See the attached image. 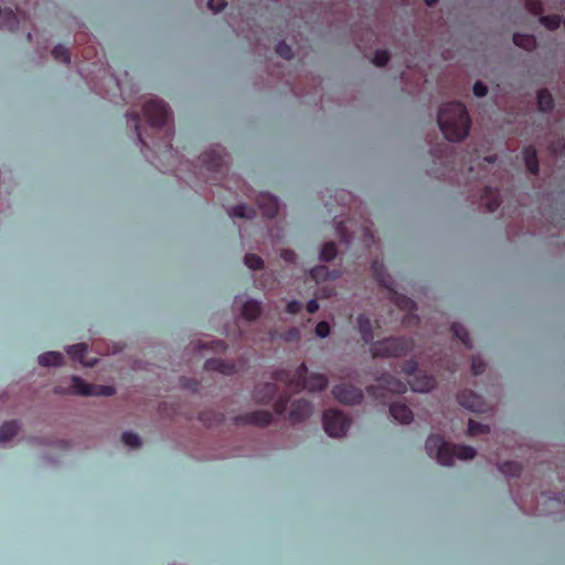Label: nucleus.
Here are the masks:
<instances>
[{"instance_id":"nucleus-1","label":"nucleus","mask_w":565,"mask_h":565,"mask_svg":"<svg viewBox=\"0 0 565 565\" xmlns=\"http://www.w3.org/2000/svg\"><path fill=\"white\" fill-rule=\"evenodd\" d=\"M437 122L443 135L449 141L465 139L471 124L467 108L461 102L444 104L438 111Z\"/></svg>"},{"instance_id":"nucleus-2","label":"nucleus","mask_w":565,"mask_h":565,"mask_svg":"<svg viewBox=\"0 0 565 565\" xmlns=\"http://www.w3.org/2000/svg\"><path fill=\"white\" fill-rule=\"evenodd\" d=\"M308 375V367L301 363L294 373L285 370H278L273 374V379L284 383L289 391L300 392L309 390L311 392H321L328 386V379L320 373Z\"/></svg>"},{"instance_id":"nucleus-3","label":"nucleus","mask_w":565,"mask_h":565,"mask_svg":"<svg viewBox=\"0 0 565 565\" xmlns=\"http://www.w3.org/2000/svg\"><path fill=\"white\" fill-rule=\"evenodd\" d=\"M426 451L429 457L436 458L443 466H451L455 458L472 459L476 456V450L467 445H452L447 443L440 435H430L426 439Z\"/></svg>"},{"instance_id":"nucleus-4","label":"nucleus","mask_w":565,"mask_h":565,"mask_svg":"<svg viewBox=\"0 0 565 565\" xmlns=\"http://www.w3.org/2000/svg\"><path fill=\"white\" fill-rule=\"evenodd\" d=\"M371 271L374 279L379 282V285L390 291L392 301H394V303L401 310L408 312H413L414 310H416L417 306L413 299L404 295H401L395 290L394 280L390 277V275H387L384 265L380 260H373L371 265Z\"/></svg>"},{"instance_id":"nucleus-5","label":"nucleus","mask_w":565,"mask_h":565,"mask_svg":"<svg viewBox=\"0 0 565 565\" xmlns=\"http://www.w3.org/2000/svg\"><path fill=\"white\" fill-rule=\"evenodd\" d=\"M414 348V340L407 337H391L372 343L373 358H397L407 354Z\"/></svg>"},{"instance_id":"nucleus-6","label":"nucleus","mask_w":565,"mask_h":565,"mask_svg":"<svg viewBox=\"0 0 565 565\" xmlns=\"http://www.w3.org/2000/svg\"><path fill=\"white\" fill-rule=\"evenodd\" d=\"M55 391L57 393L81 396H111L116 392L114 386L89 384L77 375L71 377L70 387L63 388L62 386H57Z\"/></svg>"},{"instance_id":"nucleus-7","label":"nucleus","mask_w":565,"mask_h":565,"mask_svg":"<svg viewBox=\"0 0 565 565\" xmlns=\"http://www.w3.org/2000/svg\"><path fill=\"white\" fill-rule=\"evenodd\" d=\"M324 431L330 437L344 436L350 427V419L338 409H327L322 416Z\"/></svg>"},{"instance_id":"nucleus-8","label":"nucleus","mask_w":565,"mask_h":565,"mask_svg":"<svg viewBox=\"0 0 565 565\" xmlns=\"http://www.w3.org/2000/svg\"><path fill=\"white\" fill-rule=\"evenodd\" d=\"M377 385H370L366 388L367 393L376 398L386 397L383 391L390 392L392 394H403L407 390L406 383L391 374H383L377 380Z\"/></svg>"},{"instance_id":"nucleus-9","label":"nucleus","mask_w":565,"mask_h":565,"mask_svg":"<svg viewBox=\"0 0 565 565\" xmlns=\"http://www.w3.org/2000/svg\"><path fill=\"white\" fill-rule=\"evenodd\" d=\"M142 109L151 128H161L166 125L169 117V108L164 102L150 99L143 105Z\"/></svg>"},{"instance_id":"nucleus-10","label":"nucleus","mask_w":565,"mask_h":565,"mask_svg":"<svg viewBox=\"0 0 565 565\" xmlns=\"http://www.w3.org/2000/svg\"><path fill=\"white\" fill-rule=\"evenodd\" d=\"M225 150L216 146L200 156L202 168L209 172L223 173Z\"/></svg>"},{"instance_id":"nucleus-11","label":"nucleus","mask_w":565,"mask_h":565,"mask_svg":"<svg viewBox=\"0 0 565 565\" xmlns=\"http://www.w3.org/2000/svg\"><path fill=\"white\" fill-rule=\"evenodd\" d=\"M335 399L342 404H360L363 399L362 391L352 384H338L332 388Z\"/></svg>"},{"instance_id":"nucleus-12","label":"nucleus","mask_w":565,"mask_h":565,"mask_svg":"<svg viewBox=\"0 0 565 565\" xmlns=\"http://www.w3.org/2000/svg\"><path fill=\"white\" fill-rule=\"evenodd\" d=\"M457 402L460 406L473 413H482L486 411V404L482 397L471 390H463L458 393Z\"/></svg>"},{"instance_id":"nucleus-13","label":"nucleus","mask_w":565,"mask_h":565,"mask_svg":"<svg viewBox=\"0 0 565 565\" xmlns=\"http://www.w3.org/2000/svg\"><path fill=\"white\" fill-rule=\"evenodd\" d=\"M273 415L269 411H254L235 418L237 424H249L265 427L271 423Z\"/></svg>"},{"instance_id":"nucleus-14","label":"nucleus","mask_w":565,"mask_h":565,"mask_svg":"<svg viewBox=\"0 0 565 565\" xmlns=\"http://www.w3.org/2000/svg\"><path fill=\"white\" fill-rule=\"evenodd\" d=\"M257 205L262 213L268 217L274 218L279 210L278 199L270 193L260 192L256 198Z\"/></svg>"},{"instance_id":"nucleus-15","label":"nucleus","mask_w":565,"mask_h":565,"mask_svg":"<svg viewBox=\"0 0 565 565\" xmlns=\"http://www.w3.org/2000/svg\"><path fill=\"white\" fill-rule=\"evenodd\" d=\"M312 413V405L305 398L296 399L291 403L289 418L294 423H300L308 418Z\"/></svg>"},{"instance_id":"nucleus-16","label":"nucleus","mask_w":565,"mask_h":565,"mask_svg":"<svg viewBox=\"0 0 565 565\" xmlns=\"http://www.w3.org/2000/svg\"><path fill=\"white\" fill-rule=\"evenodd\" d=\"M408 384L414 392L427 393L435 388L437 381L433 375L419 373L408 381Z\"/></svg>"},{"instance_id":"nucleus-17","label":"nucleus","mask_w":565,"mask_h":565,"mask_svg":"<svg viewBox=\"0 0 565 565\" xmlns=\"http://www.w3.org/2000/svg\"><path fill=\"white\" fill-rule=\"evenodd\" d=\"M206 371H215L224 375H232L237 372V367L234 363L222 360V359H207L204 363Z\"/></svg>"},{"instance_id":"nucleus-18","label":"nucleus","mask_w":565,"mask_h":565,"mask_svg":"<svg viewBox=\"0 0 565 565\" xmlns=\"http://www.w3.org/2000/svg\"><path fill=\"white\" fill-rule=\"evenodd\" d=\"M309 276L316 282L335 280L341 276L340 269L330 270L326 265H318L310 269Z\"/></svg>"},{"instance_id":"nucleus-19","label":"nucleus","mask_w":565,"mask_h":565,"mask_svg":"<svg viewBox=\"0 0 565 565\" xmlns=\"http://www.w3.org/2000/svg\"><path fill=\"white\" fill-rule=\"evenodd\" d=\"M66 353L75 361H78L79 363L87 365V366H94L97 363V359L86 360V353H87V344L85 343H77L70 345L66 349Z\"/></svg>"},{"instance_id":"nucleus-20","label":"nucleus","mask_w":565,"mask_h":565,"mask_svg":"<svg viewBox=\"0 0 565 565\" xmlns=\"http://www.w3.org/2000/svg\"><path fill=\"white\" fill-rule=\"evenodd\" d=\"M277 393V385L275 383H264L257 385L254 390V399L260 404L269 403Z\"/></svg>"},{"instance_id":"nucleus-21","label":"nucleus","mask_w":565,"mask_h":565,"mask_svg":"<svg viewBox=\"0 0 565 565\" xmlns=\"http://www.w3.org/2000/svg\"><path fill=\"white\" fill-rule=\"evenodd\" d=\"M390 414L401 424H409L414 417L412 409L407 405L399 402H395L390 405Z\"/></svg>"},{"instance_id":"nucleus-22","label":"nucleus","mask_w":565,"mask_h":565,"mask_svg":"<svg viewBox=\"0 0 565 565\" xmlns=\"http://www.w3.org/2000/svg\"><path fill=\"white\" fill-rule=\"evenodd\" d=\"M356 326L362 340L365 343H372L374 339V332L371 319L366 315L361 313L356 318Z\"/></svg>"},{"instance_id":"nucleus-23","label":"nucleus","mask_w":565,"mask_h":565,"mask_svg":"<svg viewBox=\"0 0 565 565\" xmlns=\"http://www.w3.org/2000/svg\"><path fill=\"white\" fill-rule=\"evenodd\" d=\"M482 200L489 212H495L501 205V198L498 189L487 185L482 192Z\"/></svg>"},{"instance_id":"nucleus-24","label":"nucleus","mask_w":565,"mask_h":565,"mask_svg":"<svg viewBox=\"0 0 565 565\" xmlns=\"http://www.w3.org/2000/svg\"><path fill=\"white\" fill-rule=\"evenodd\" d=\"M523 160L527 171L536 175L539 173L537 152L533 146H526L522 150Z\"/></svg>"},{"instance_id":"nucleus-25","label":"nucleus","mask_w":565,"mask_h":565,"mask_svg":"<svg viewBox=\"0 0 565 565\" xmlns=\"http://www.w3.org/2000/svg\"><path fill=\"white\" fill-rule=\"evenodd\" d=\"M262 313V306H260V302L256 301V300H247L243 307H242V316L246 319V320H255L257 319Z\"/></svg>"},{"instance_id":"nucleus-26","label":"nucleus","mask_w":565,"mask_h":565,"mask_svg":"<svg viewBox=\"0 0 565 565\" xmlns=\"http://www.w3.org/2000/svg\"><path fill=\"white\" fill-rule=\"evenodd\" d=\"M20 426L17 420L6 422L0 426V444L11 440L19 431Z\"/></svg>"},{"instance_id":"nucleus-27","label":"nucleus","mask_w":565,"mask_h":565,"mask_svg":"<svg viewBox=\"0 0 565 565\" xmlns=\"http://www.w3.org/2000/svg\"><path fill=\"white\" fill-rule=\"evenodd\" d=\"M513 43L526 51H532L536 46V39L532 34L514 33Z\"/></svg>"},{"instance_id":"nucleus-28","label":"nucleus","mask_w":565,"mask_h":565,"mask_svg":"<svg viewBox=\"0 0 565 565\" xmlns=\"http://www.w3.org/2000/svg\"><path fill=\"white\" fill-rule=\"evenodd\" d=\"M39 364L42 366H58L63 363V355L60 352H45L39 355Z\"/></svg>"},{"instance_id":"nucleus-29","label":"nucleus","mask_w":565,"mask_h":565,"mask_svg":"<svg viewBox=\"0 0 565 565\" xmlns=\"http://www.w3.org/2000/svg\"><path fill=\"white\" fill-rule=\"evenodd\" d=\"M537 107L541 111H551L554 107V98L552 94L543 88L537 92Z\"/></svg>"},{"instance_id":"nucleus-30","label":"nucleus","mask_w":565,"mask_h":565,"mask_svg":"<svg viewBox=\"0 0 565 565\" xmlns=\"http://www.w3.org/2000/svg\"><path fill=\"white\" fill-rule=\"evenodd\" d=\"M451 331L454 333V335L460 340V342L468 349H471L472 348V341H471V338L469 335V332L467 331V329L458 323V322H454L451 324Z\"/></svg>"},{"instance_id":"nucleus-31","label":"nucleus","mask_w":565,"mask_h":565,"mask_svg":"<svg viewBox=\"0 0 565 565\" xmlns=\"http://www.w3.org/2000/svg\"><path fill=\"white\" fill-rule=\"evenodd\" d=\"M231 217H239V218H253L256 216V212L253 207H249L245 204H239L231 209L228 212Z\"/></svg>"},{"instance_id":"nucleus-32","label":"nucleus","mask_w":565,"mask_h":565,"mask_svg":"<svg viewBox=\"0 0 565 565\" xmlns=\"http://www.w3.org/2000/svg\"><path fill=\"white\" fill-rule=\"evenodd\" d=\"M19 26V19L12 9H6V14L0 23L1 29L15 31Z\"/></svg>"},{"instance_id":"nucleus-33","label":"nucleus","mask_w":565,"mask_h":565,"mask_svg":"<svg viewBox=\"0 0 565 565\" xmlns=\"http://www.w3.org/2000/svg\"><path fill=\"white\" fill-rule=\"evenodd\" d=\"M498 468L500 472L508 477H518L522 471V466L515 461H504Z\"/></svg>"},{"instance_id":"nucleus-34","label":"nucleus","mask_w":565,"mask_h":565,"mask_svg":"<svg viewBox=\"0 0 565 565\" xmlns=\"http://www.w3.org/2000/svg\"><path fill=\"white\" fill-rule=\"evenodd\" d=\"M337 254V245L333 242H327L321 247L319 258L322 262H330L335 258Z\"/></svg>"},{"instance_id":"nucleus-35","label":"nucleus","mask_w":565,"mask_h":565,"mask_svg":"<svg viewBox=\"0 0 565 565\" xmlns=\"http://www.w3.org/2000/svg\"><path fill=\"white\" fill-rule=\"evenodd\" d=\"M129 117V122H131V125L134 126V129L136 131V135L139 139V141L142 143L143 147L146 148H151L149 146V143L147 142V140L142 137L141 132H140V127H139V122H140V116H139V113L138 111H131L127 115Z\"/></svg>"},{"instance_id":"nucleus-36","label":"nucleus","mask_w":565,"mask_h":565,"mask_svg":"<svg viewBox=\"0 0 565 565\" xmlns=\"http://www.w3.org/2000/svg\"><path fill=\"white\" fill-rule=\"evenodd\" d=\"M540 22L543 24L546 29L551 31H555L559 28L562 19L558 14H548V15H541Z\"/></svg>"},{"instance_id":"nucleus-37","label":"nucleus","mask_w":565,"mask_h":565,"mask_svg":"<svg viewBox=\"0 0 565 565\" xmlns=\"http://www.w3.org/2000/svg\"><path fill=\"white\" fill-rule=\"evenodd\" d=\"M52 55L56 61L65 63V64H68L71 61V55H70L68 50L62 44H57L53 47Z\"/></svg>"},{"instance_id":"nucleus-38","label":"nucleus","mask_w":565,"mask_h":565,"mask_svg":"<svg viewBox=\"0 0 565 565\" xmlns=\"http://www.w3.org/2000/svg\"><path fill=\"white\" fill-rule=\"evenodd\" d=\"M490 431V428L488 425H483L481 423H478L473 419H469L468 422V434L470 436H476V435H479V434H486V433H489Z\"/></svg>"},{"instance_id":"nucleus-39","label":"nucleus","mask_w":565,"mask_h":565,"mask_svg":"<svg viewBox=\"0 0 565 565\" xmlns=\"http://www.w3.org/2000/svg\"><path fill=\"white\" fill-rule=\"evenodd\" d=\"M244 263L248 268L254 270L262 269L264 266V260L256 254H246Z\"/></svg>"},{"instance_id":"nucleus-40","label":"nucleus","mask_w":565,"mask_h":565,"mask_svg":"<svg viewBox=\"0 0 565 565\" xmlns=\"http://www.w3.org/2000/svg\"><path fill=\"white\" fill-rule=\"evenodd\" d=\"M121 440L126 446L131 447V448H138L141 446L140 437L137 434L131 433V431H125L121 435Z\"/></svg>"},{"instance_id":"nucleus-41","label":"nucleus","mask_w":565,"mask_h":565,"mask_svg":"<svg viewBox=\"0 0 565 565\" xmlns=\"http://www.w3.org/2000/svg\"><path fill=\"white\" fill-rule=\"evenodd\" d=\"M199 349L212 350L216 352H224L226 350V344L222 340L201 342L198 345Z\"/></svg>"},{"instance_id":"nucleus-42","label":"nucleus","mask_w":565,"mask_h":565,"mask_svg":"<svg viewBox=\"0 0 565 565\" xmlns=\"http://www.w3.org/2000/svg\"><path fill=\"white\" fill-rule=\"evenodd\" d=\"M200 420L205 423L206 425L211 426L214 423L215 424L222 423L224 420V415L223 414H214L211 412H204L200 415Z\"/></svg>"},{"instance_id":"nucleus-43","label":"nucleus","mask_w":565,"mask_h":565,"mask_svg":"<svg viewBox=\"0 0 565 565\" xmlns=\"http://www.w3.org/2000/svg\"><path fill=\"white\" fill-rule=\"evenodd\" d=\"M390 61V53L387 50H377L374 53V57L372 60L373 64L382 67L385 66Z\"/></svg>"},{"instance_id":"nucleus-44","label":"nucleus","mask_w":565,"mask_h":565,"mask_svg":"<svg viewBox=\"0 0 565 565\" xmlns=\"http://www.w3.org/2000/svg\"><path fill=\"white\" fill-rule=\"evenodd\" d=\"M276 53L285 60H291L294 56L291 46L285 41H281L276 45Z\"/></svg>"},{"instance_id":"nucleus-45","label":"nucleus","mask_w":565,"mask_h":565,"mask_svg":"<svg viewBox=\"0 0 565 565\" xmlns=\"http://www.w3.org/2000/svg\"><path fill=\"white\" fill-rule=\"evenodd\" d=\"M525 9L534 14L540 15L543 12V3L541 0H525Z\"/></svg>"},{"instance_id":"nucleus-46","label":"nucleus","mask_w":565,"mask_h":565,"mask_svg":"<svg viewBox=\"0 0 565 565\" xmlns=\"http://www.w3.org/2000/svg\"><path fill=\"white\" fill-rule=\"evenodd\" d=\"M172 131H168L162 142H154L153 141V148H157L159 151L163 148L164 151H171L172 150Z\"/></svg>"},{"instance_id":"nucleus-47","label":"nucleus","mask_w":565,"mask_h":565,"mask_svg":"<svg viewBox=\"0 0 565 565\" xmlns=\"http://www.w3.org/2000/svg\"><path fill=\"white\" fill-rule=\"evenodd\" d=\"M417 369H418V362L415 359H411V360L406 361L403 365V372L407 376L415 375L417 372Z\"/></svg>"},{"instance_id":"nucleus-48","label":"nucleus","mask_w":565,"mask_h":565,"mask_svg":"<svg viewBox=\"0 0 565 565\" xmlns=\"http://www.w3.org/2000/svg\"><path fill=\"white\" fill-rule=\"evenodd\" d=\"M486 363L480 358H473L471 362V371L475 375H480L486 371Z\"/></svg>"},{"instance_id":"nucleus-49","label":"nucleus","mask_w":565,"mask_h":565,"mask_svg":"<svg viewBox=\"0 0 565 565\" xmlns=\"http://www.w3.org/2000/svg\"><path fill=\"white\" fill-rule=\"evenodd\" d=\"M330 333V326L327 321H320L316 326V334L319 338H326Z\"/></svg>"},{"instance_id":"nucleus-50","label":"nucleus","mask_w":565,"mask_h":565,"mask_svg":"<svg viewBox=\"0 0 565 565\" xmlns=\"http://www.w3.org/2000/svg\"><path fill=\"white\" fill-rule=\"evenodd\" d=\"M288 402L289 397L279 398L278 401H276L274 404L275 413L279 416L282 415L287 409Z\"/></svg>"},{"instance_id":"nucleus-51","label":"nucleus","mask_w":565,"mask_h":565,"mask_svg":"<svg viewBox=\"0 0 565 565\" xmlns=\"http://www.w3.org/2000/svg\"><path fill=\"white\" fill-rule=\"evenodd\" d=\"M472 90L477 97H484L488 93V87L486 84L478 81L473 84Z\"/></svg>"},{"instance_id":"nucleus-52","label":"nucleus","mask_w":565,"mask_h":565,"mask_svg":"<svg viewBox=\"0 0 565 565\" xmlns=\"http://www.w3.org/2000/svg\"><path fill=\"white\" fill-rule=\"evenodd\" d=\"M207 7L214 12H221L226 7V0H207Z\"/></svg>"},{"instance_id":"nucleus-53","label":"nucleus","mask_w":565,"mask_h":565,"mask_svg":"<svg viewBox=\"0 0 565 565\" xmlns=\"http://www.w3.org/2000/svg\"><path fill=\"white\" fill-rule=\"evenodd\" d=\"M302 308V305L298 300H290L286 306V311L290 315L298 313Z\"/></svg>"},{"instance_id":"nucleus-54","label":"nucleus","mask_w":565,"mask_h":565,"mask_svg":"<svg viewBox=\"0 0 565 565\" xmlns=\"http://www.w3.org/2000/svg\"><path fill=\"white\" fill-rule=\"evenodd\" d=\"M280 256L285 262L290 264H295L297 259L296 253L291 249H282Z\"/></svg>"},{"instance_id":"nucleus-55","label":"nucleus","mask_w":565,"mask_h":565,"mask_svg":"<svg viewBox=\"0 0 565 565\" xmlns=\"http://www.w3.org/2000/svg\"><path fill=\"white\" fill-rule=\"evenodd\" d=\"M306 308L309 313H316L319 309V303L316 299H311L307 302Z\"/></svg>"},{"instance_id":"nucleus-56","label":"nucleus","mask_w":565,"mask_h":565,"mask_svg":"<svg viewBox=\"0 0 565 565\" xmlns=\"http://www.w3.org/2000/svg\"><path fill=\"white\" fill-rule=\"evenodd\" d=\"M298 337H299V330L297 328H291L287 333L286 340L294 341V340H297Z\"/></svg>"},{"instance_id":"nucleus-57","label":"nucleus","mask_w":565,"mask_h":565,"mask_svg":"<svg viewBox=\"0 0 565 565\" xmlns=\"http://www.w3.org/2000/svg\"><path fill=\"white\" fill-rule=\"evenodd\" d=\"M184 386L186 387H190L192 388L193 391H198L199 388V383L196 381H192V380H185V382L183 383Z\"/></svg>"},{"instance_id":"nucleus-58","label":"nucleus","mask_w":565,"mask_h":565,"mask_svg":"<svg viewBox=\"0 0 565 565\" xmlns=\"http://www.w3.org/2000/svg\"><path fill=\"white\" fill-rule=\"evenodd\" d=\"M425 4L429 8L435 7L439 0H424Z\"/></svg>"},{"instance_id":"nucleus-59","label":"nucleus","mask_w":565,"mask_h":565,"mask_svg":"<svg viewBox=\"0 0 565 565\" xmlns=\"http://www.w3.org/2000/svg\"><path fill=\"white\" fill-rule=\"evenodd\" d=\"M497 160V156H488L484 158V161L488 163H494Z\"/></svg>"},{"instance_id":"nucleus-60","label":"nucleus","mask_w":565,"mask_h":565,"mask_svg":"<svg viewBox=\"0 0 565 565\" xmlns=\"http://www.w3.org/2000/svg\"><path fill=\"white\" fill-rule=\"evenodd\" d=\"M31 38H32V34L29 32L28 33V40L31 41Z\"/></svg>"}]
</instances>
